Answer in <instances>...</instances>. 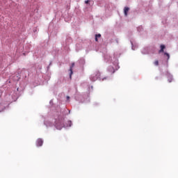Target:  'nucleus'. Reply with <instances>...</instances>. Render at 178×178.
Wrapping results in <instances>:
<instances>
[{"label": "nucleus", "instance_id": "9b49d317", "mask_svg": "<svg viewBox=\"0 0 178 178\" xmlns=\"http://www.w3.org/2000/svg\"><path fill=\"white\" fill-rule=\"evenodd\" d=\"M68 123H70V127L72 126V121H69Z\"/></svg>", "mask_w": 178, "mask_h": 178}, {"label": "nucleus", "instance_id": "1a4fd4ad", "mask_svg": "<svg viewBox=\"0 0 178 178\" xmlns=\"http://www.w3.org/2000/svg\"><path fill=\"white\" fill-rule=\"evenodd\" d=\"M95 37H97V38H101V34H97L95 35Z\"/></svg>", "mask_w": 178, "mask_h": 178}, {"label": "nucleus", "instance_id": "9d476101", "mask_svg": "<svg viewBox=\"0 0 178 178\" xmlns=\"http://www.w3.org/2000/svg\"><path fill=\"white\" fill-rule=\"evenodd\" d=\"M91 2V0H86L85 1V3H90Z\"/></svg>", "mask_w": 178, "mask_h": 178}, {"label": "nucleus", "instance_id": "6e6552de", "mask_svg": "<svg viewBox=\"0 0 178 178\" xmlns=\"http://www.w3.org/2000/svg\"><path fill=\"white\" fill-rule=\"evenodd\" d=\"M164 55H165L168 57V59L170 58V56L169 55L168 53H164Z\"/></svg>", "mask_w": 178, "mask_h": 178}, {"label": "nucleus", "instance_id": "423d86ee", "mask_svg": "<svg viewBox=\"0 0 178 178\" xmlns=\"http://www.w3.org/2000/svg\"><path fill=\"white\" fill-rule=\"evenodd\" d=\"M154 63L155 66H158V65H159V61L158 60H156L154 61Z\"/></svg>", "mask_w": 178, "mask_h": 178}, {"label": "nucleus", "instance_id": "f03ea898", "mask_svg": "<svg viewBox=\"0 0 178 178\" xmlns=\"http://www.w3.org/2000/svg\"><path fill=\"white\" fill-rule=\"evenodd\" d=\"M42 144H44V140H42V139L38 138L36 140V145H37V147H42Z\"/></svg>", "mask_w": 178, "mask_h": 178}, {"label": "nucleus", "instance_id": "f8f14e48", "mask_svg": "<svg viewBox=\"0 0 178 178\" xmlns=\"http://www.w3.org/2000/svg\"><path fill=\"white\" fill-rule=\"evenodd\" d=\"M95 41H98V38L95 36Z\"/></svg>", "mask_w": 178, "mask_h": 178}, {"label": "nucleus", "instance_id": "20e7f679", "mask_svg": "<svg viewBox=\"0 0 178 178\" xmlns=\"http://www.w3.org/2000/svg\"><path fill=\"white\" fill-rule=\"evenodd\" d=\"M130 10V8L129 7H125L124 9V13L125 16H127V13Z\"/></svg>", "mask_w": 178, "mask_h": 178}, {"label": "nucleus", "instance_id": "4468645a", "mask_svg": "<svg viewBox=\"0 0 178 178\" xmlns=\"http://www.w3.org/2000/svg\"><path fill=\"white\" fill-rule=\"evenodd\" d=\"M60 123H63V120H60Z\"/></svg>", "mask_w": 178, "mask_h": 178}, {"label": "nucleus", "instance_id": "ddd939ff", "mask_svg": "<svg viewBox=\"0 0 178 178\" xmlns=\"http://www.w3.org/2000/svg\"><path fill=\"white\" fill-rule=\"evenodd\" d=\"M67 99H70V97L67 96Z\"/></svg>", "mask_w": 178, "mask_h": 178}, {"label": "nucleus", "instance_id": "39448f33", "mask_svg": "<svg viewBox=\"0 0 178 178\" xmlns=\"http://www.w3.org/2000/svg\"><path fill=\"white\" fill-rule=\"evenodd\" d=\"M165 45L164 44H161V49L159 51V54H161V52H163V49H165Z\"/></svg>", "mask_w": 178, "mask_h": 178}, {"label": "nucleus", "instance_id": "f257e3e1", "mask_svg": "<svg viewBox=\"0 0 178 178\" xmlns=\"http://www.w3.org/2000/svg\"><path fill=\"white\" fill-rule=\"evenodd\" d=\"M100 76H101V73H99V72H96V73L93 74V77L91 78V80L92 81H95Z\"/></svg>", "mask_w": 178, "mask_h": 178}, {"label": "nucleus", "instance_id": "7ed1b4c3", "mask_svg": "<svg viewBox=\"0 0 178 178\" xmlns=\"http://www.w3.org/2000/svg\"><path fill=\"white\" fill-rule=\"evenodd\" d=\"M73 67H74V63H72L70 67V78L72 79V75L73 74Z\"/></svg>", "mask_w": 178, "mask_h": 178}, {"label": "nucleus", "instance_id": "0eeeda50", "mask_svg": "<svg viewBox=\"0 0 178 178\" xmlns=\"http://www.w3.org/2000/svg\"><path fill=\"white\" fill-rule=\"evenodd\" d=\"M172 80H173V77L170 76V78L168 79L169 83H172Z\"/></svg>", "mask_w": 178, "mask_h": 178}]
</instances>
